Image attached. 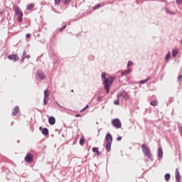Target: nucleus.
Instances as JSON below:
<instances>
[{"instance_id": "ea45409f", "label": "nucleus", "mask_w": 182, "mask_h": 182, "mask_svg": "<svg viewBox=\"0 0 182 182\" xmlns=\"http://www.w3.org/2000/svg\"><path fill=\"white\" fill-rule=\"evenodd\" d=\"M117 141H120V140H122V136H118L117 138Z\"/></svg>"}, {"instance_id": "423d86ee", "label": "nucleus", "mask_w": 182, "mask_h": 182, "mask_svg": "<svg viewBox=\"0 0 182 182\" xmlns=\"http://www.w3.org/2000/svg\"><path fill=\"white\" fill-rule=\"evenodd\" d=\"M25 161H28V163H32V161H33V156L32 154H27V155L25 156Z\"/></svg>"}, {"instance_id": "72a5a7b5", "label": "nucleus", "mask_w": 182, "mask_h": 182, "mask_svg": "<svg viewBox=\"0 0 182 182\" xmlns=\"http://www.w3.org/2000/svg\"><path fill=\"white\" fill-rule=\"evenodd\" d=\"M71 0H64V4L66 5L70 2Z\"/></svg>"}, {"instance_id": "aec40b11", "label": "nucleus", "mask_w": 182, "mask_h": 182, "mask_svg": "<svg viewBox=\"0 0 182 182\" xmlns=\"http://www.w3.org/2000/svg\"><path fill=\"white\" fill-rule=\"evenodd\" d=\"M173 100H174L173 97H169L166 101V105L167 106H168V105H170V103L173 102Z\"/></svg>"}, {"instance_id": "49530a36", "label": "nucleus", "mask_w": 182, "mask_h": 182, "mask_svg": "<svg viewBox=\"0 0 182 182\" xmlns=\"http://www.w3.org/2000/svg\"><path fill=\"white\" fill-rule=\"evenodd\" d=\"M41 129H42V127H40V130H41Z\"/></svg>"}, {"instance_id": "7ed1b4c3", "label": "nucleus", "mask_w": 182, "mask_h": 182, "mask_svg": "<svg viewBox=\"0 0 182 182\" xmlns=\"http://www.w3.org/2000/svg\"><path fill=\"white\" fill-rule=\"evenodd\" d=\"M13 9L16 14V16H18L17 21L18 22H22V18H23V13L21 9H19V6L17 5L13 6Z\"/></svg>"}, {"instance_id": "ddd939ff", "label": "nucleus", "mask_w": 182, "mask_h": 182, "mask_svg": "<svg viewBox=\"0 0 182 182\" xmlns=\"http://www.w3.org/2000/svg\"><path fill=\"white\" fill-rule=\"evenodd\" d=\"M122 92L119 93L117 95V100L114 101V104L115 105H119V100L120 99V97H122Z\"/></svg>"}, {"instance_id": "7c9ffc66", "label": "nucleus", "mask_w": 182, "mask_h": 182, "mask_svg": "<svg viewBox=\"0 0 182 182\" xmlns=\"http://www.w3.org/2000/svg\"><path fill=\"white\" fill-rule=\"evenodd\" d=\"M55 1V5H60V1L61 0H54Z\"/></svg>"}, {"instance_id": "4468645a", "label": "nucleus", "mask_w": 182, "mask_h": 182, "mask_svg": "<svg viewBox=\"0 0 182 182\" xmlns=\"http://www.w3.org/2000/svg\"><path fill=\"white\" fill-rule=\"evenodd\" d=\"M176 181H180V172L178 171V168L176 169Z\"/></svg>"}, {"instance_id": "dca6fc26", "label": "nucleus", "mask_w": 182, "mask_h": 182, "mask_svg": "<svg viewBox=\"0 0 182 182\" xmlns=\"http://www.w3.org/2000/svg\"><path fill=\"white\" fill-rule=\"evenodd\" d=\"M106 150L107 151H110L112 150V142H107L106 144Z\"/></svg>"}, {"instance_id": "20e7f679", "label": "nucleus", "mask_w": 182, "mask_h": 182, "mask_svg": "<svg viewBox=\"0 0 182 182\" xmlns=\"http://www.w3.org/2000/svg\"><path fill=\"white\" fill-rule=\"evenodd\" d=\"M112 124L115 129H120L122 127V122L119 118H115L112 121Z\"/></svg>"}, {"instance_id": "412c9836", "label": "nucleus", "mask_w": 182, "mask_h": 182, "mask_svg": "<svg viewBox=\"0 0 182 182\" xmlns=\"http://www.w3.org/2000/svg\"><path fill=\"white\" fill-rule=\"evenodd\" d=\"M23 58H24L25 59H29L30 58H31V55H28L27 53H26V50H24L23 52Z\"/></svg>"}, {"instance_id": "9d476101", "label": "nucleus", "mask_w": 182, "mask_h": 182, "mask_svg": "<svg viewBox=\"0 0 182 182\" xmlns=\"http://www.w3.org/2000/svg\"><path fill=\"white\" fill-rule=\"evenodd\" d=\"M158 157L159 159H163V148L161 146L158 148Z\"/></svg>"}, {"instance_id": "0eeeda50", "label": "nucleus", "mask_w": 182, "mask_h": 182, "mask_svg": "<svg viewBox=\"0 0 182 182\" xmlns=\"http://www.w3.org/2000/svg\"><path fill=\"white\" fill-rule=\"evenodd\" d=\"M105 140L107 142L112 143L113 141V136H112V134L108 133L105 136Z\"/></svg>"}, {"instance_id": "6ab92c4d", "label": "nucleus", "mask_w": 182, "mask_h": 182, "mask_svg": "<svg viewBox=\"0 0 182 182\" xmlns=\"http://www.w3.org/2000/svg\"><path fill=\"white\" fill-rule=\"evenodd\" d=\"M42 134H43L44 136H48L49 134V129H48V128L43 129Z\"/></svg>"}, {"instance_id": "a211bd4d", "label": "nucleus", "mask_w": 182, "mask_h": 182, "mask_svg": "<svg viewBox=\"0 0 182 182\" xmlns=\"http://www.w3.org/2000/svg\"><path fill=\"white\" fill-rule=\"evenodd\" d=\"M33 8H35V4L31 3L27 6L26 9L27 11H31V9H33Z\"/></svg>"}, {"instance_id": "4be33fe9", "label": "nucleus", "mask_w": 182, "mask_h": 182, "mask_svg": "<svg viewBox=\"0 0 182 182\" xmlns=\"http://www.w3.org/2000/svg\"><path fill=\"white\" fill-rule=\"evenodd\" d=\"M178 54V50H172V56L173 58H176V56H177Z\"/></svg>"}, {"instance_id": "f8f14e48", "label": "nucleus", "mask_w": 182, "mask_h": 182, "mask_svg": "<svg viewBox=\"0 0 182 182\" xmlns=\"http://www.w3.org/2000/svg\"><path fill=\"white\" fill-rule=\"evenodd\" d=\"M122 95L121 97H122V100H129L130 99V96H129L127 93L124 92V94H123L122 92Z\"/></svg>"}, {"instance_id": "f704fd0d", "label": "nucleus", "mask_w": 182, "mask_h": 182, "mask_svg": "<svg viewBox=\"0 0 182 182\" xmlns=\"http://www.w3.org/2000/svg\"><path fill=\"white\" fill-rule=\"evenodd\" d=\"M181 79H182V75H179L178 77V82H181Z\"/></svg>"}, {"instance_id": "2f4dec72", "label": "nucleus", "mask_w": 182, "mask_h": 182, "mask_svg": "<svg viewBox=\"0 0 182 182\" xmlns=\"http://www.w3.org/2000/svg\"><path fill=\"white\" fill-rule=\"evenodd\" d=\"M176 4L178 5H182V0H176Z\"/></svg>"}, {"instance_id": "a878e982", "label": "nucleus", "mask_w": 182, "mask_h": 182, "mask_svg": "<svg viewBox=\"0 0 182 182\" xmlns=\"http://www.w3.org/2000/svg\"><path fill=\"white\" fill-rule=\"evenodd\" d=\"M171 177V175H170V173H166L165 174V180H166V181H168V180H170Z\"/></svg>"}, {"instance_id": "4c0bfd02", "label": "nucleus", "mask_w": 182, "mask_h": 182, "mask_svg": "<svg viewBox=\"0 0 182 182\" xmlns=\"http://www.w3.org/2000/svg\"><path fill=\"white\" fill-rule=\"evenodd\" d=\"M26 38H31V33L26 34Z\"/></svg>"}, {"instance_id": "de8ad7c7", "label": "nucleus", "mask_w": 182, "mask_h": 182, "mask_svg": "<svg viewBox=\"0 0 182 182\" xmlns=\"http://www.w3.org/2000/svg\"><path fill=\"white\" fill-rule=\"evenodd\" d=\"M177 182H180V181H176Z\"/></svg>"}, {"instance_id": "a18cd8bd", "label": "nucleus", "mask_w": 182, "mask_h": 182, "mask_svg": "<svg viewBox=\"0 0 182 182\" xmlns=\"http://www.w3.org/2000/svg\"><path fill=\"white\" fill-rule=\"evenodd\" d=\"M161 2H166V0H160Z\"/></svg>"}, {"instance_id": "f03ea898", "label": "nucleus", "mask_w": 182, "mask_h": 182, "mask_svg": "<svg viewBox=\"0 0 182 182\" xmlns=\"http://www.w3.org/2000/svg\"><path fill=\"white\" fill-rule=\"evenodd\" d=\"M142 151L145 156V157H147L149 160L151 161H153V156L151 155V151H150V148L145 145V144L141 145Z\"/></svg>"}, {"instance_id": "5701e85b", "label": "nucleus", "mask_w": 182, "mask_h": 182, "mask_svg": "<svg viewBox=\"0 0 182 182\" xmlns=\"http://www.w3.org/2000/svg\"><path fill=\"white\" fill-rule=\"evenodd\" d=\"M159 102L157 100H154L150 102L151 106H158Z\"/></svg>"}, {"instance_id": "393cba45", "label": "nucleus", "mask_w": 182, "mask_h": 182, "mask_svg": "<svg viewBox=\"0 0 182 182\" xmlns=\"http://www.w3.org/2000/svg\"><path fill=\"white\" fill-rule=\"evenodd\" d=\"M44 97L49 99V90H46L44 91Z\"/></svg>"}, {"instance_id": "c03bdc74", "label": "nucleus", "mask_w": 182, "mask_h": 182, "mask_svg": "<svg viewBox=\"0 0 182 182\" xmlns=\"http://www.w3.org/2000/svg\"><path fill=\"white\" fill-rule=\"evenodd\" d=\"M166 12H168V14H171V12H170V11L168 10V9H166Z\"/></svg>"}, {"instance_id": "58836bf2", "label": "nucleus", "mask_w": 182, "mask_h": 182, "mask_svg": "<svg viewBox=\"0 0 182 182\" xmlns=\"http://www.w3.org/2000/svg\"><path fill=\"white\" fill-rule=\"evenodd\" d=\"M97 102H100V100H102V97H97Z\"/></svg>"}, {"instance_id": "c9c22d12", "label": "nucleus", "mask_w": 182, "mask_h": 182, "mask_svg": "<svg viewBox=\"0 0 182 182\" xmlns=\"http://www.w3.org/2000/svg\"><path fill=\"white\" fill-rule=\"evenodd\" d=\"M66 25L65 26H64L63 27H62L61 28H60V32H62V31H63V29H65V28H66Z\"/></svg>"}, {"instance_id": "c756f323", "label": "nucleus", "mask_w": 182, "mask_h": 182, "mask_svg": "<svg viewBox=\"0 0 182 182\" xmlns=\"http://www.w3.org/2000/svg\"><path fill=\"white\" fill-rule=\"evenodd\" d=\"M134 63L132 61H128L127 68H130V66H133Z\"/></svg>"}, {"instance_id": "f3484780", "label": "nucleus", "mask_w": 182, "mask_h": 182, "mask_svg": "<svg viewBox=\"0 0 182 182\" xmlns=\"http://www.w3.org/2000/svg\"><path fill=\"white\" fill-rule=\"evenodd\" d=\"M129 73H132V69L126 70L125 71L122 73L121 75L126 76V75H129Z\"/></svg>"}, {"instance_id": "6e6552de", "label": "nucleus", "mask_w": 182, "mask_h": 182, "mask_svg": "<svg viewBox=\"0 0 182 182\" xmlns=\"http://www.w3.org/2000/svg\"><path fill=\"white\" fill-rule=\"evenodd\" d=\"M19 112H20L19 107L16 106L13 109V112H12L11 114H12V116H16V114H18L19 113Z\"/></svg>"}, {"instance_id": "cd10ccee", "label": "nucleus", "mask_w": 182, "mask_h": 182, "mask_svg": "<svg viewBox=\"0 0 182 182\" xmlns=\"http://www.w3.org/2000/svg\"><path fill=\"white\" fill-rule=\"evenodd\" d=\"M80 146H83V144H85V138H83V137L80 138Z\"/></svg>"}, {"instance_id": "2eb2a0df", "label": "nucleus", "mask_w": 182, "mask_h": 182, "mask_svg": "<svg viewBox=\"0 0 182 182\" xmlns=\"http://www.w3.org/2000/svg\"><path fill=\"white\" fill-rule=\"evenodd\" d=\"M92 151L94 153H96L98 156L102 155V152L99 151V148L98 147H93L92 148Z\"/></svg>"}, {"instance_id": "f257e3e1", "label": "nucleus", "mask_w": 182, "mask_h": 182, "mask_svg": "<svg viewBox=\"0 0 182 182\" xmlns=\"http://www.w3.org/2000/svg\"><path fill=\"white\" fill-rule=\"evenodd\" d=\"M107 74H106V73H102V79H104V89H105V90H107V93H109L110 92V85H112V83H113V82H114V77H110L109 78H107Z\"/></svg>"}, {"instance_id": "a19ab883", "label": "nucleus", "mask_w": 182, "mask_h": 182, "mask_svg": "<svg viewBox=\"0 0 182 182\" xmlns=\"http://www.w3.org/2000/svg\"><path fill=\"white\" fill-rule=\"evenodd\" d=\"M82 115H80V114H75V117H81Z\"/></svg>"}, {"instance_id": "473e14b6", "label": "nucleus", "mask_w": 182, "mask_h": 182, "mask_svg": "<svg viewBox=\"0 0 182 182\" xmlns=\"http://www.w3.org/2000/svg\"><path fill=\"white\" fill-rule=\"evenodd\" d=\"M89 107V105H86L83 109H82L81 110H80V112H85V110H86V109H87Z\"/></svg>"}, {"instance_id": "b1692460", "label": "nucleus", "mask_w": 182, "mask_h": 182, "mask_svg": "<svg viewBox=\"0 0 182 182\" xmlns=\"http://www.w3.org/2000/svg\"><path fill=\"white\" fill-rule=\"evenodd\" d=\"M149 80H150V77L146 78V80H142L139 81V83L140 85H144V83H146V82H149Z\"/></svg>"}, {"instance_id": "9b49d317", "label": "nucleus", "mask_w": 182, "mask_h": 182, "mask_svg": "<svg viewBox=\"0 0 182 182\" xmlns=\"http://www.w3.org/2000/svg\"><path fill=\"white\" fill-rule=\"evenodd\" d=\"M48 123L49 124H51V126H53V124H55V123H56V119H55L54 117H50L48 119Z\"/></svg>"}, {"instance_id": "09e8293b", "label": "nucleus", "mask_w": 182, "mask_h": 182, "mask_svg": "<svg viewBox=\"0 0 182 182\" xmlns=\"http://www.w3.org/2000/svg\"><path fill=\"white\" fill-rule=\"evenodd\" d=\"M71 92H73V90H72Z\"/></svg>"}, {"instance_id": "e433bc0d", "label": "nucleus", "mask_w": 182, "mask_h": 182, "mask_svg": "<svg viewBox=\"0 0 182 182\" xmlns=\"http://www.w3.org/2000/svg\"><path fill=\"white\" fill-rule=\"evenodd\" d=\"M98 8H100V4H97L95 7H94V9H97Z\"/></svg>"}, {"instance_id": "37998d69", "label": "nucleus", "mask_w": 182, "mask_h": 182, "mask_svg": "<svg viewBox=\"0 0 182 182\" xmlns=\"http://www.w3.org/2000/svg\"><path fill=\"white\" fill-rule=\"evenodd\" d=\"M55 103H56V105H57L59 107H62V105H59V103H58V102H55Z\"/></svg>"}, {"instance_id": "1a4fd4ad", "label": "nucleus", "mask_w": 182, "mask_h": 182, "mask_svg": "<svg viewBox=\"0 0 182 182\" xmlns=\"http://www.w3.org/2000/svg\"><path fill=\"white\" fill-rule=\"evenodd\" d=\"M37 76H38L39 79L43 80L46 77V75L42 73V71L39 70L37 72Z\"/></svg>"}, {"instance_id": "39448f33", "label": "nucleus", "mask_w": 182, "mask_h": 182, "mask_svg": "<svg viewBox=\"0 0 182 182\" xmlns=\"http://www.w3.org/2000/svg\"><path fill=\"white\" fill-rule=\"evenodd\" d=\"M7 58L9 60H13V62H18V60H19V56H18V54H12L8 55Z\"/></svg>"}, {"instance_id": "bb28decb", "label": "nucleus", "mask_w": 182, "mask_h": 182, "mask_svg": "<svg viewBox=\"0 0 182 182\" xmlns=\"http://www.w3.org/2000/svg\"><path fill=\"white\" fill-rule=\"evenodd\" d=\"M171 53L168 51L166 55V60L168 61L170 60Z\"/></svg>"}, {"instance_id": "79ce46f5", "label": "nucleus", "mask_w": 182, "mask_h": 182, "mask_svg": "<svg viewBox=\"0 0 182 182\" xmlns=\"http://www.w3.org/2000/svg\"><path fill=\"white\" fill-rule=\"evenodd\" d=\"M21 62L23 63V62H25V58L23 57V58H21Z\"/></svg>"}, {"instance_id": "c85d7f7f", "label": "nucleus", "mask_w": 182, "mask_h": 182, "mask_svg": "<svg viewBox=\"0 0 182 182\" xmlns=\"http://www.w3.org/2000/svg\"><path fill=\"white\" fill-rule=\"evenodd\" d=\"M49 100V98H43V105L44 106H46L48 105V101Z\"/></svg>"}]
</instances>
